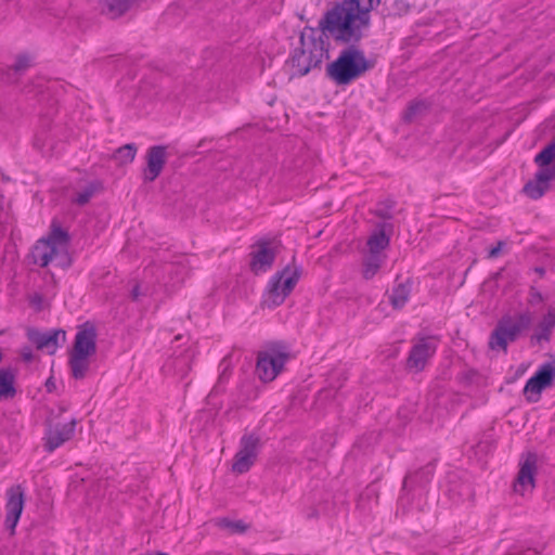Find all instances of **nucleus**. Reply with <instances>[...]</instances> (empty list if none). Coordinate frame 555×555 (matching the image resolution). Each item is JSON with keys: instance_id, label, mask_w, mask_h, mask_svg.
Returning a JSON list of instances; mask_svg holds the SVG:
<instances>
[{"instance_id": "f257e3e1", "label": "nucleus", "mask_w": 555, "mask_h": 555, "mask_svg": "<svg viewBox=\"0 0 555 555\" xmlns=\"http://www.w3.org/2000/svg\"><path fill=\"white\" fill-rule=\"evenodd\" d=\"M380 0H343L328 10L319 22L323 31L345 43L359 42L370 25V12Z\"/></svg>"}, {"instance_id": "f03ea898", "label": "nucleus", "mask_w": 555, "mask_h": 555, "mask_svg": "<svg viewBox=\"0 0 555 555\" xmlns=\"http://www.w3.org/2000/svg\"><path fill=\"white\" fill-rule=\"evenodd\" d=\"M320 30L321 33L314 29L310 34L301 33L300 44L295 48L289 61L293 75L305 76L312 68L320 67L324 59H328V41L323 38L326 31L321 28Z\"/></svg>"}, {"instance_id": "7ed1b4c3", "label": "nucleus", "mask_w": 555, "mask_h": 555, "mask_svg": "<svg viewBox=\"0 0 555 555\" xmlns=\"http://www.w3.org/2000/svg\"><path fill=\"white\" fill-rule=\"evenodd\" d=\"M96 338L98 332L94 323L87 321L77 327L68 360L75 379L86 377L90 367V358L96 353Z\"/></svg>"}, {"instance_id": "20e7f679", "label": "nucleus", "mask_w": 555, "mask_h": 555, "mask_svg": "<svg viewBox=\"0 0 555 555\" xmlns=\"http://www.w3.org/2000/svg\"><path fill=\"white\" fill-rule=\"evenodd\" d=\"M372 67L373 63L366 60L363 51L351 44L327 65L326 75L336 85L341 86L350 83Z\"/></svg>"}, {"instance_id": "39448f33", "label": "nucleus", "mask_w": 555, "mask_h": 555, "mask_svg": "<svg viewBox=\"0 0 555 555\" xmlns=\"http://www.w3.org/2000/svg\"><path fill=\"white\" fill-rule=\"evenodd\" d=\"M533 322V314L522 311L515 315H503L491 332L488 346L491 350L507 352V346L527 332Z\"/></svg>"}, {"instance_id": "423d86ee", "label": "nucleus", "mask_w": 555, "mask_h": 555, "mask_svg": "<svg viewBox=\"0 0 555 555\" xmlns=\"http://www.w3.org/2000/svg\"><path fill=\"white\" fill-rule=\"evenodd\" d=\"M288 358L289 353L285 344L270 343L264 350L258 352L256 374L264 383L272 382L282 372Z\"/></svg>"}, {"instance_id": "0eeeda50", "label": "nucleus", "mask_w": 555, "mask_h": 555, "mask_svg": "<svg viewBox=\"0 0 555 555\" xmlns=\"http://www.w3.org/2000/svg\"><path fill=\"white\" fill-rule=\"evenodd\" d=\"M300 276V270L296 266H286L276 272L270 280L263 305L268 308L280 306L292 293Z\"/></svg>"}, {"instance_id": "6e6552de", "label": "nucleus", "mask_w": 555, "mask_h": 555, "mask_svg": "<svg viewBox=\"0 0 555 555\" xmlns=\"http://www.w3.org/2000/svg\"><path fill=\"white\" fill-rule=\"evenodd\" d=\"M261 439L256 433H245L240 440V449L234 455L232 470L236 474H244L255 464Z\"/></svg>"}, {"instance_id": "1a4fd4ad", "label": "nucleus", "mask_w": 555, "mask_h": 555, "mask_svg": "<svg viewBox=\"0 0 555 555\" xmlns=\"http://www.w3.org/2000/svg\"><path fill=\"white\" fill-rule=\"evenodd\" d=\"M436 350L437 343L434 337H421L416 339L406 359V369L415 373L422 372Z\"/></svg>"}, {"instance_id": "9d476101", "label": "nucleus", "mask_w": 555, "mask_h": 555, "mask_svg": "<svg viewBox=\"0 0 555 555\" xmlns=\"http://www.w3.org/2000/svg\"><path fill=\"white\" fill-rule=\"evenodd\" d=\"M555 377V361L543 363L537 373L528 379L525 385L524 393L529 402H537L540 399L541 391L551 386Z\"/></svg>"}, {"instance_id": "9b49d317", "label": "nucleus", "mask_w": 555, "mask_h": 555, "mask_svg": "<svg viewBox=\"0 0 555 555\" xmlns=\"http://www.w3.org/2000/svg\"><path fill=\"white\" fill-rule=\"evenodd\" d=\"M537 455L528 453L514 481V491L520 495L531 493L535 487Z\"/></svg>"}, {"instance_id": "f8f14e48", "label": "nucleus", "mask_w": 555, "mask_h": 555, "mask_svg": "<svg viewBox=\"0 0 555 555\" xmlns=\"http://www.w3.org/2000/svg\"><path fill=\"white\" fill-rule=\"evenodd\" d=\"M64 250L59 249L56 245H51L44 238L39 240L31 250V258L34 263L40 267H47L52 260H59L60 266H68L69 258H64Z\"/></svg>"}, {"instance_id": "ddd939ff", "label": "nucleus", "mask_w": 555, "mask_h": 555, "mask_svg": "<svg viewBox=\"0 0 555 555\" xmlns=\"http://www.w3.org/2000/svg\"><path fill=\"white\" fill-rule=\"evenodd\" d=\"M24 490L20 485L13 486L7 490V518L5 527L13 534L24 508Z\"/></svg>"}, {"instance_id": "4468645a", "label": "nucleus", "mask_w": 555, "mask_h": 555, "mask_svg": "<svg viewBox=\"0 0 555 555\" xmlns=\"http://www.w3.org/2000/svg\"><path fill=\"white\" fill-rule=\"evenodd\" d=\"M269 241H258L250 253V270L255 274L267 272L273 266L275 259V250L270 246Z\"/></svg>"}, {"instance_id": "2eb2a0df", "label": "nucleus", "mask_w": 555, "mask_h": 555, "mask_svg": "<svg viewBox=\"0 0 555 555\" xmlns=\"http://www.w3.org/2000/svg\"><path fill=\"white\" fill-rule=\"evenodd\" d=\"M167 147L154 145L147 150L146 167L143 170L144 182L155 181L162 173L167 162Z\"/></svg>"}, {"instance_id": "dca6fc26", "label": "nucleus", "mask_w": 555, "mask_h": 555, "mask_svg": "<svg viewBox=\"0 0 555 555\" xmlns=\"http://www.w3.org/2000/svg\"><path fill=\"white\" fill-rule=\"evenodd\" d=\"M555 180V167L539 169L534 178L522 188V192L532 199H538L550 189L551 181Z\"/></svg>"}, {"instance_id": "f3484780", "label": "nucleus", "mask_w": 555, "mask_h": 555, "mask_svg": "<svg viewBox=\"0 0 555 555\" xmlns=\"http://www.w3.org/2000/svg\"><path fill=\"white\" fill-rule=\"evenodd\" d=\"M65 332L63 330H53L47 333H41L35 328L27 330L28 339L36 345L37 349H47L50 354H53L59 347V338L65 340Z\"/></svg>"}, {"instance_id": "a211bd4d", "label": "nucleus", "mask_w": 555, "mask_h": 555, "mask_svg": "<svg viewBox=\"0 0 555 555\" xmlns=\"http://www.w3.org/2000/svg\"><path fill=\"white\" fill-rule=\"evenodd\" d=\"M75 426L76 422L75 420H73L72 422L64 424L60 428L57 427L54 430H50L46 437V450L48 452H53L64 442L68 441L74 435Z\"/></svg>"}, {"instance_id": "6ab92c4d", "label": "nucleus", "mask_w": 555, "mask_h": 555, "mask_svg": "<svg viewBox=\"0 0 555 555\" xmlns=\"http://www.w3.org/2000/svg\"><path fill=\"white\" fill-rule=\"evenodd\" d=\"M393 231L391 223H378L377 230L369 237V251L372 254H382L389 246L390 234Z\"/></svg>"}, {"instance_id": "aec40b11", "label": "nucleus", "mask_w": 555, "mask_h": 555, "mask_svg": "<svg viewBox=\"0 0 555 555\" xmlns=\"http://www.w3.org/2000/svg\"><path fill=\"white\" fill-rule=\"evenodd\" d=\"M138 0H103L101 11L107 17L115 20L124 15Z\"/></svg>"}, {"instance_id": "412c9836", "label": "nucleus", "mask_w": 555, "mask_h": 555, "mask_svg": "<svg viewBox=\"0 0 555 555\" xmlns=\"http://www.w3.org/2000/svg\"><path fill=\"white\" fill-rule=\"evenodd\" d=\"M411 294V282L406 280L398 283L389 295V302L393 309H401L408 302Z\"/></svg>"}, {"instance_id": "4be33fe9", "label": "nucleus", "mask_w": 555, "mask_h": 555, "mask_svg": "<svg viewBox=\"0 0 555 555\" xmlns=\"http://www.w3.org/2000/svg\"><path fill=\"white\" fill-rule=\"evenodd\" d=\"M555 327V309H548L547 313L538 324L537 332L531 336L532 340L538 343L548 340L553 328Z\"/></svg>"}, {"instance_id": "5701e85b", "label": "nucleus", "mask_w": 555, "mask_h": 555, "mask_svg": "<svg viewBox=\"0 0 555 555\" xmlns=\"http://www.w3.org/2000/svg\"><path fill=\"white\" fill-rule=\"evenodd\" d=\"M46 241H49L51 245H56L59 249L64 250V258L68 256L67 246L69 242V235L67 231L63 230L56 222H53L51 225V232Z\"/></svg>"}, {"instance_id": "b1692460", "label": "nucleus", "mask_w": 555, "mask_h": 555, "mask_svg": "<svg viewBox=\"0 0 555 555\" xmlns=\"http://www.w3.org/2000/svg\"><path fill=\"white\" fill-rule=\"evenodd\" d=\"M15 375L11 369L0 370V400L13 398L16 393Z\"/></svg>"}, {"instance_id": "393cba45", "label": "nucleus", "mask_w": 555, "mask_h": 555, "mask_svg": "<svg viewBox=\"0 0 555 555\" xmlns=\"http://www.w3.org/2000/svg\"><path fill=\"white\" fill-rule=\"evenodd\" d=\"M102 189L103 185L100 181L89 182L81 191L77 192L72 202L78 206H85L96 193L101 192Z\"/></svg>"}, {"instance_id": "a878e982", "label": "nucleus", "mask_w": 555, "mask_h": 555, "mask_svg": "<svg viewBox=\"0 0 555 555\" xmlns=\"http://www.w3.org/2000/svg\"><path fill=\"white\" fill-rule=\"evenodd\" d=\"M385 258L386 257L383 254L369 253L363 262V278L365 280H371L382 267Z\"/></svg>"}, {"instance_id": "bb28decb", "label": "nucleus", "mask_w": 555, "mask_h": 555, "mask_svg": "<svg viewBox=\"0 0 555 555\" xmlns=\"http://www.w3.org/2000/svg\"><path fill=\"white\" fill-rule=\"evenodd\" d=\"M555 141L547 144L538 155L534 157V163L539 169H545L555 167Z\"/></svg>"}, {"instance_id": "cd10ccee", "label": "nucleus", "mask_w": 555, "mask_h": 555, "mask_svg": "<svg viewBox=\"0 0 555 555\" xmlns=\"http://www.w3.org/2000/svg\"><path fill=\"white\" fill-rule=\"evenodd\" d=\"M434 468L431 465H428L413 475L406 476L404 479V486L408 483L423 485L429 481L433 476Z\"/></svg>"}, {"instance_id": "c85d7f7f", "label": "nucleus", "mask_w": 555, "mask_h": 555, "mask_svg": "<svg viewBox=\"0 0 555 555\" xmlns=\"http://www.w3.org/2000/svg\"><path fill=\"white\" fill-rule=\"evenodd\" d=\"M217 526L221 529H227L231 533H244L248 526L242 520H231L229 518H220L217 520Z\"/></svg>"}, {"instance_id": "c756f323", "label": "nucleus", "mask_w": 555, "mask_h": 555, "mask_svg": "<svg viewBox=\"0 0 555 555\" xmlns=\"http://www.w3.org/2000/svg\"><path fill=\"white\" fill-rule=\"evenodd\" d=\"M135 154L137 147L134 144L130 143L119 147L115 153V158L120 164H129L134 159Z\"/></svg>"}, {"instance_id": "7c9ffc66", "label": "nucleus", "mask_w": 555, "mask_h": 555, "mask_svg": "<svg viewBox=\"0 0 555 555\" xmlns=\"http://www.w3.org/2000/svg\"><path fill=\"white\" fill-rule=\"evenodd\" d=\"M31 65V59L28 54H18L15 59V63L12 65V69L16 73H22L28 69Z\"/></svg>"}, {"instance_id": "2f4dec72", "label": "nucleus", "mask_w": 555, "mask_h": 555, "mask_svg": "<svg viewBox=\"0 0 555 555\" xmlns=\"http://www.w3.org/2000/svg\"><path fill=\"white\" fill-rule=\"evenodd\" d=\"M427 106L424 102H416L409 105L406 112L404 113V119L406 121H412L413 118L426 111Z\"/></svg>"}, {"instance_id": "473e14b6", "label": "nucleus", "mask_w": 555, "mask_h": 555, "mask_svg": "<svg viewBox=\"0 0 555 555\" xmlns=\"http://www.w3.org/2000/svg\"><path fill=\"white\" fill-rule=\"evenodd\" d=\"M505 245L503 241H498L496 245L489 249L488 258L493 259L500 256L502 247Z\"/></svg>"}, {"instance_id": "72a5a7b5", "label": "nucleus", "mask_w": 555, "mask_h": 555, "mask_svg": "<svg viewBox=\"0 0 555 555\" xmlns=\"http://www.w3.org/2000/svg\"><path fill=\"white\" fill-rule=\"evenodd\" d=\"M391 207H392V205H389L386 208H378L375 210V215L382 219H391L392 218V214L390 211Z\"/></svg>"}, {"instance_id": "f704fd0d", "label": "nucleus", "mask_w": 555, "mask_h": 555, "mask_svg": "<svg viewBox=\"0 0 555 555\" xmlns=\"http://www.w3.org/2000/svg\"><path fill=\"white\" fill-rule=\"evenodd\" d=\"M21 357L25 362H30L34 358L33 350L30 347H24L21 350Z\"/></svg>"}, {"instance_id": "c9c22d12", "label": "nucleus", "mask_w": 555, "mask_h": 555, "mask_svg": "<svg viewBox=\"0 0 555 555\" xmlns=\"http://www.w3.org/2000/svg\"><path fill=\"white\" fill-rule=\"evenodd\" d=\"M30 305L36 307L37 309H41V305H42V301H43V297L40 295V294H34L30 299Z\"/></svg>"}, {"instance_id": "e433bc0d", "label": "nucleus", "mask_w": 555, "mask_h": 555, "mask_svg": "<svg viewBox=\"0 0 555 555\" xmlns=\"http://www.w3.org/2000/svg\"><path fill=\"white\" fill-rule=\"evenodd\" d=\"M319 517H320V512H319L318 507L310 506L307 511V518L317 520V519H319Z\"/></svg>"}, {"instance_id": "4c0bfd02", "label": "nucleus", "mask_w": 555, "mask_h": 555, "mask_svg": "<svg viewBox=\"0 0 555 555\" xmlns=\"http://www.w3.org/2000/svg\"><path fill=\"white\" fill-rule=\"evenodd\" d=\"M142 295L141 291H140V285L139 284H135L131 291V299L137 301L139 300L140 296Z\"/></svg>"}, {"instance_id": "58836bf2", "label": "nucleus", "mask_w": 555, "mask_h": 555, "mask_svg": "<svg viewBox=\"0 0 555 555\" xmlns=\"http://www.w3.org/2000/svg\"><path fill=\"white\" fill-rule=\"evenodd\" d=\"M54 383L52 382V378H49L46 383V387L48 389V391H52V388L54 387Z\"/></svg>"}, {"instance_id": "ea45409f", "label": "nucleus", "mask_w": 555, "mask_h": 555, "mask_svg": "<svg viewBox=\"0 0 555 555\" xmlns=\"http://www.w3.org/2000/svg\"><path fill=\"white\" fill-rule=\"evenodd\" d=\"M534 271L540 275L543 276L545 274V269L542 267H535Z\"/></svg>"}, {"instance_id": "a19ab883", "label": "nucleus", "mask_w": 555, "mask_h": 555, "mask_svg": "<svg viewBox=\"0 0 555 555\" xmlns=\"http://www.w3.org/2000/svg\"><path fill=\"white\" fill-rule=\"evenodd\" d=\"M533 296H534V298H537L539 301H541V300H542V296H541V294H540V293H534V294H533Z\"/></svg>"}, {"instance_id": "79ce46f5", "label": "nucleus", "mask_w": 555, "mask_h": 555, "mask_svg": "<svg viewBox=\"0 0 555 555\" xmlns=\"http://www.w3.org/2000/svg\"><path fill=\"white\" fill-rule=\"evenodd\" d=\"M179 362H181L182 364L184 365H188V362L183 359V360H180Z\"/></svg>"}]
</instances>
